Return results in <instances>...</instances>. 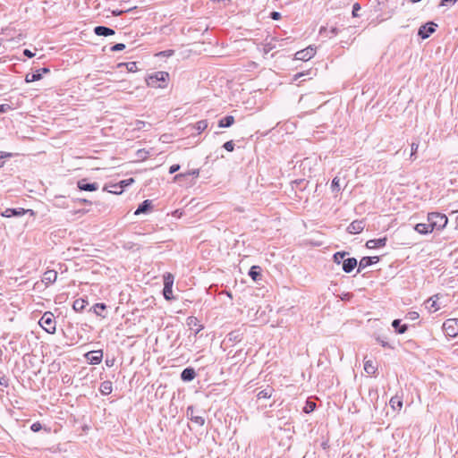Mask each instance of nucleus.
<instances>
[{
    "label": "nucleus",
    "mask_w": 458,
    "mask_h": 458,
    "mask_svg": "<svg viewBox=\"0 0 458 458\" xmlns=\"http://www.w3.org/2000/svg\"><path fill=\"white\" fill-rule=\"evenodd\" d=\"M427 304L428 305V308L429 310L434 309V311H436L439 309V307L437 306L436 301H434L432 298H430L427 301Z\"/></svg>",
    "instance_id": "nucleus-39"
},
{
    "label": "nucleus",
    "mask_w": 458,
    "mask_h": 458,
    "mask_svg": "<svg viewBox=\"0 0 458 458\" xmlns=\"http://www.w3.org/2000/svg\"><path fill=\"white\" fill-rule=\"evenodd\" d=\"M457 0H441L440 5L446 6L448 4H454Z\"/></svg>",
    "instance_id": "nucleus-51"
},
{
    "label": "nucleus",
    "mask_w": 458,
    "mask_h": 458,
    "mask_svg": "<svg viewBox=\"0 0 458 458\" xmlns=\"http://www.w3.org/2000/svg\"><path fill=\"white\" fill-rule=\"evenodd\" d=\"M315 408H316V403H313V402H309L308 401L306 403V405H305L303 411L306 413H310V412L313 411L315 410Z\"/></svg>",
    "instance_id": "nucleus-35"
},
{
    "label": "nucleus",
    "mask_w": 458,
    "mask_h": 458,
    "mask_svg": "<svg viewBox=\"0 0 458 458\" xmlns=\"http://www.w3.org/2000/svg\"><path fill=\"white\" fill-rule=\"evenodd\" d=\"M174 54V50H165V51H162L158 54V55H161V56H165V57H170L172 56Z\"/></svg>",
    "instance_id": "nucleus-45"
},
{
    "label": "nucleus",
    "mask_w": 458,
    "mask_h": 458,
    "mask_svg": "<svg viewBox=\"0 0 458 458\" xmlns=\"http://www.w3.org/2000/svg\"><path fill=\"white\" fill-rule=\"evenodd\" d=\"M125 65H126L127 70L131 72H134L138 69L137 63H135V62L127 63V64H125Z\"/></svg>",
    "instance_id": "nucleus-38"
},
{
    "label": "nucleus",
    "mask_w": 458,
    "mask_h": 458,
    "mask_svg": "<svg viewBox=\"0 0 458 458\" xmlns=\"http://www.w3.org/2000/svg\"><path fill=\"white\" fill-rule=\"evenodd\" d=\"M274 48V46L271 45V43H268L264 47V51L265 53H268L270 50H272Z\"/></svg>",
    "instance_id": "nucleus-54"
},
{
    "label": "nucleus",
    "mask_w": 458,
    "mask_h": 458,
    "mask_svg": "<svg viewBox=\"0 0 458 458\" xmlns=\"http://www.w3.org/2000/svg\"><path fill=\"white\" fill-rule=\"evenodd\" d=\"M428 222H429V226L433 231L442 230L447 225L448 218L444 214L432 212L428 215Z\"/></svg>",
    "instance_id": "nucleus-2"
},
{
    "label": "nucleus",
    "mask_w": 458,
    "mask_h": 458,
    "mask_svg": "<svg viewBox=\"0 0 458 458\" xmlns=\"http://www.w3.org/2000/svg\"><path fill=\"white\" fill-rule=\"evenodd\" d=\"M169 73L166 72H156L146 78V83L148 87L156 89H164L167 86Z\"/></svg>",
    "instance_id": "nucleus-1"
},
{
    "label": "nucleus",
    "mask_w": 458,
    "mask_h": 458,
    "mask_svg": "<svg viewBox=\"0 0 458 458\" xmlns=\"http://www.w3.org/2000/svg\"><path fill=\"white\" fill-rule=\"evenodd\" d=\"M57 279V272L55 270H47L44 273L42 282L46 284H53Z\"/></svg>",
    "instance_id": "nucleus-18"
},
{
    "label": "nucleus",
    "mask_w": 458,
    "mask_h": 458,
    "mask_svg": "<svg viewBox=\"0 0 458 458\" xmlns=\"http://www.w3.org/2000/svg\"><path fill=\"white\" fill-rule=\"evenodd\" d=\"M196 377V372L192 368H186L181 373V378L184 382L192 381Z\"/></svg>",
    "instance_id": "nucleus-16"
},
{
    "label": "nucleus",
    "mask_w": 458,
    "mask_h": 458,
    "mask_svg": "<svg viewBox=\"0 0 458 458\" xmlns=\"http://www.w3.org/2000/svg\"><path fill=\"white\" fill-rule=\"evenodd\" d=\"M172 288L171 287H164L163 289V295L165 297V300L167 301H170L173 299V296H172Z\"/></svg>",
    "instance_id": "nucleus-37"
},
{
    "label": "nucleus",
    "mask_w": 458,
    "mask_h": 458,
    "mask_svg": "<svg viewBox=\"0 0 458 458\" xmlns=\"http://www.w3.org/2000/svg\"><path fill=\"white\" fill-rule=\"evenodd\" d=\"M364 370L368 374H375L377 371V368L374 366V364L371 360H367L364 363Z\"/></svg>",
    "instance_id": "nucleus-30"
},
{
    "label": "nucleus",
    "mask_w": 458,
    "mask_h": 458,
    "mask_svg": "<svg viewBox=\"0 0 458 458\" xmlns=\"http://www.w3.org/2000/svg\"><path fill=\"white\" fill-rule=\"evenodd\" d=\"M249 276L254 280L258 281L261 278V268L259 266H252L249 271Z\"/></svg>",
    "instance_id": "nucleus-24"
},
{
    "label": "nucleus",
    "mask_w": 458,
    "mask_h": 458,
    "mask_svg": "<svg viewBox=\"0 0 458 458\" xmlns=\"http://www.w3.org/2000/svg\"><path fill=\"white\" fill-rule=\"evenodd\" d=\"M345 252H336L333 256L334 261L337 264H340L342 261L344 260V259L345 257Z\"/></svg>",
    "instance_id": "nucleus-34"
},
{
    "label": "nucleus",
    "mask_w": 458,
    "mask_h": 458,
    "mask_svg": "<svg viewBox=\"0 0 458 458\" xmlns=\"http://www.w3.org/2000/svg\"><path fill=\"white\" fill-rule=\"evenodd\" d=\"M104 190L107 191L110 193L121 194L123 191V185L116 183V184L111 185L110 189H107V187H105Z\"/></svg>",
    "instance_id": "nucleus-27"
},
{
    "label": "nucleus",
    "mask_w": 458,
    "mask_h": 458,
    "mask_svg": "<svg viewBox=\"0 0 458 458\" xmlns=\"http://www.w3.org/2000/svg\"><path fill=\"white\" fill-rule=\"evenodd\" d=\"M29 211H31V210L24 209L22 208H6L4 211H3L1 213V216H4V217L21 216L25 215Z\"/></svg>",
    "instance_id": "nucleus-10"
},
{
    "label": "nucleus",
    "mask_w": 458,
    "mask_h": 458,
    "mask_svg": "<svg viewBox=\"0 0 458 458\" xmlns=\"http://www.w3.org/2000/svg\"><path fill=\"white\" fill-rule=\"evenodd\" d=\"M340 179L338 177H335L332 180L331 188L333 191H340V184H339Z\"/></svg>",
    "instance_id": "nucleus-36"
},
{
    "label": "nucleus",
    "mask_w": 458,
    "mask_h": 458,
    "mask_svg": "<svg viewBox=\"0 0 458 458\" xmlns=\"http://www.w3.org/2000/svg\"><path fill=\"white\" fill-rule=\"evenodd\" d=\"M85 357L89 364L97 365L99 364L102 360L103 352L102 350L91 351L87 352Z\"/></svg>",
    "instance_id": "nucleus-8"
},
{
    "label": "nucleus",
    "mask_w": 458,
    "mask_h": 458,
    "mask_svg": "<svg viewBox=\"0 0 458 458\" xmlns=\"http://www.w3.org/2000/svg\"><path fill=\"white\" fill-rule=\"evenodd\" d=\"M332 32H333V33H335V32H336V30H335V29H333V30H332Z\"/></svg>",
    "instance_id": "nucleus-64"
},
{
    "label": "nucleus",
    "mask_w": 458,
    "mask_h": 458,
    "mask_svg": "<svg viewBox=\"0 0 458 458\" xmlns=\"http://www.w3.org/2000/svg\"><path fill=\"white\" fill-rule=\"evenodd\" d=\"M199 320L195 317H189L187 318V325L189 327H193L198 325Z\"/></svg>",
    "instance_id": "nucleus-42"
},
{
    "label": "nucleus",
    "mask_w": 458,
    "mask_h": 458,
    "mask_svg": "<svg viewBox=\"0 0 458 458\" xmlns=\"http://www.w3.org/2000/svg\"><path fill=\"white\" fill-rule=\"evenodd\" d=\"M78 201L80 203H84V204H89L90 203V201L86 199H79Z\"/></svg>",
    "instance_id": "nucleus-57"
},
{
    "label": "nucleus",
    "mask_w": 458,
    "mask_h": 458,
    "mask_svg": "<svg viewBox=\"0 0 458 458\" xmlns=\"http://www.w3.org/2000/svg\"><path fill=\"white\" fill-rule=\"evenodd\" d=\"M223 148L225 149H226L227 151L229 152H232L233 149H234V143L233 140H229V141H226L224 145H223Z\"/></svg>",
    "instance_id": "nucleus-40"
},
{
    "label": "nucleus",
    "mask_w": 458,
    "mask_h": 458,
    "mask_svg": "<svg viewBox=\"0 0 458 458\" xmlns=\"http://www.w3.org/2000/svg\"><path fill=\"white\" fill-rule=\"evenodd\" d=\"M112 390H113V386H112L111 381L106 380V381H104L101 383L99 391L101 392L102 394H104V395L110 394L112 393Z\"/></svg>",
    "instance_id": "nucleus-23"
},
{
    "label": "nucleus",
    "mask_w": 458,
    "mask_h": 458,
    "mask_svg": "<svg viewBox=\"0 0 458 458\" xmlns=\"http://www.w3.org/2000/svg\"><path fill=\"white\" fill-rule=\"evenodd\" d=\"M88 304V301L84 299H77L73 301L72 308L77 312H81L86 305Z\"/></svg>",
    "instance_id": "nucleus-25"
},
{
    "label": "nucleus",
    "mask_w": 458,
    "mask_h": 458,
    "mask_svg": "<svg viewBox=\"0 0 458 458\" xmlns=\"http://www.w3.org/2000/svg\"><path fill=\"white\" fill-rule=\"evenodd\" d=\"M274 392V389L270 386H267V388L259 391L257 394V397L259 399H266V398H270L272 394Z\"/></svg>",
    "instance_id": "nucleus-26"
},
{
    "label": "nucleus",
    "mask_w": 458,
    "mask_h": 458,
    "mask_svg": "<svg viewBox=\"0 0 458 458\" xmlns=\"http://www.w3.org/2000/svg\"><path fill=\"white\" fill-rule=\"evenodd\" d=\"M414 230L420 234H427V233L433 232V230L431 229V226H429V222H428V224H425V223L417 224L414 227Z\"/></svg>",
    "instance_id": "nucleus-19"
},
{
    "label": "nucleus",
    "mask_w": 458,
    "mask_h": 458,
    "mask_svg": "<svg viewBox=\"0 0 458 458\" xmlns=\"http://www.w3.org/2000/svg\"><path fill=\"white\" fill-rule=\"evenodd\" d=\"M360 10V5L359 3H355L353 5H352V16L353 17H358L359 14H358V12Z\"/></svg>",
    "instance_id": "nucleus-43"
},
{
    "label": "nucleus",
    "mask_w": 458,
    "mask_h": 458,
    "mask_svg": "<svg viewBox=\"0 0 458 458\" xmlns=\"http://www.w3.org/2000/svg\"><path fill=\"white\" fill-rule=\"evenodd\" d=\"M77 187L81 191H94L98 190L99 185L98 182H88L86 179H81L77 182Z\"/></svg>",
    "instance_id": "nucleus-9"
},
{
    "label": "nucleus",
    "mask_w": 458,
    "mask_h": 458,
    "mask_svg": "<svg viewBox=\"0 0 458 458\" xmlns=\"http://www.w3.org/2000/svg\"><path fill=\"white\" fill-rule=\"evenodd\" d=\"M93 311L98 316H102L101 311L105 310L106 309V305L105 303H96L93 307Z\"/></svg>",
    "instance_id": "nucleus-31"
},
{
    "label": "nucleus",
    "mask_w": 458,
    "mask_h": 458,
    "mask_svg": "<svg viewBox=\"0 0 458 458\" xmlns=\"http://www.w3.org/2000/svg\"><path fill=\"white\" fill-rule=\"evenodd\" d=\"M123 13V11H121V10H114V11H112L113 15H114V16H119Z\"/></svg>",
    "instance_id": "nucleus-56"
},
{
    "label": "nucleus",
    "mask_w": 458,
    "mask_h": 458,
    "mask_svg": "<svg viewBox=\"0 0 458 458\" xmlns=\"http://www.w3.org/2000/svg\"><path fill=\"white\" fill-rule=\"evenodd\" d=\"M389 403L394 410H400L403 407V402L398 396L392 397Z\"/></svg>",
    "instance_id": "nucleus-28"
},
{
    "label": "nucleus",
    "mask_w": 458,
    "mask_h": 458,
    "mask_svg": "<svg viewBox=\"0 0 458 458\" xmlns=\"http://www.w3.org/2000/svg\"><path fill=\"white\" fill-rule=\"evenodd\" d=\"M133 182V179L130 178L128 180H123L119 182V184L123 185V189Z\"/></svg>",
    "instance_id": "nucleus-48"
},
{
    "label": "nucleus",
    "mask_w": 458,
    "mask_h": 458,
    "mask_svg": "<svg viewBox=\"0 0 458 458\" xmlns=\"http://www.w3.org/2000/svg\"><path fill=\"white\" fill-rule=\"evenodd\" d=\"M357 264L355 258H348L343 261V270L345 273H351L357 267Z\"/></svg>",
    "instance_id": "nucleus-13"
},
{
    "label": "nucleus",
    "mask_w": 458,
    "mask_h": 458,
    "mask_svg": "<svg viewBox=\"0 0 458 458\" xmlns=\"http://www.w3.org/2000/svg\"><path fill=\"white\" fill-rule=\"evenodd\" d=\"M186 416L189 420L199 426H203L205 424V418L202 415H197L195 408L191 405L187 408Z\"/></svg>",
    "instance_id": "nucleus-7"
},
{
    "label": "nucleus",
    "mask_w": 458,
    "mask_h": 458,
    "mask_svg": "<svg viewBox=\"0 0 458 458\" xmlns=\"http://www.w3.org/2000/svg\"><path fill=\"white\" fill-rule=\"evenodd\" d=\"M418 148H419V144L418 143H415V142H412L411 144V155H410V158L411 160H415L417 158L416 157V152L418 150Z\"/></svg>",
    "instance_id": "nucleus-33"
},
{
    "label": "nucleus",
    "mask_w": 458,
    "mask_h": 458,
    "mask_svg": "<svg viewBox=\"0 0 458 458\" xmlns=\"http://www.w3.org/2000/svg\"><path fill=\"white\" fill-rule=\"evenodd\" d=\"M40 428H41V425L38 422L33 423L31 425V430L34 432H38Z\"/></svg>",
    "instance_id": "nucleus-52"
},
{
    "label": "nucleus",
    "mask_w": 458,
    "mask_h": 458,
    "mask_svg": "<svg viewBox=\"0 0 458 458\" xmlns=\"http://www.w3.org/2000/svg\"><path fill=\"white\" fill-rule=\"evenodd\" d=\"M163 279H164V287L173 288L174 276L171 273H165L163 276Z\"/></svg>",
    "instance_id": "nucleus-29"
},
{
    "label": "nucleus",
    "mask_w": 458,
    "mask_h": 458,
    "mask_svg": "<svg viewBox=\"0 0 458 458\" xmlns=\"http://www.w3.org/2000/svg\"><path fill=\"white\" fill-rule=\"evenodd\" d=\"M40 70H41V73H42V74H43V73H47V72H49V71H50V70H49L48 68H47V67H44V68H42V69H40Z\"/></svg>",
    "instance_id": "nucleus-59"
},
{
    "label": "nucleus",
    "mask_w": 458,
    "mask_h": 458,
    "mask_svg": "<svg viewBox=\"0 0 458 458\" xmlns=\"http://www.w3.org/2000/svg\"><path fill=\"white\" fill-rule=\"evenodd\" d=\"M11 157V154L0 151V167L4 165L3 159Z\"/></svg>",
    "instance_id": "nucleus-47"
},
{
    "label": "nucleus",
    "mask_w": 458,
    "mask_h": 458,
    "mask_svg": "<svg viewBox=\"0 0 458 458\" xmlns=\"http://www.w3.org/2000/svg\"><path fill=\"white\" fill-rule=\"evenodd\" d=\"M365 227L364 220H354L347 227V232L351 234L360 233Z\"/></svg>",
    "instance_id": "nucleus-11"
},
{
    "label": "nucleus",
    "mask_w": 458,
    "mask_h": 458,
    "mask_svg": "<svg viewBox=\"0 0 458 458\" xmlns=\"http://www.w3.org/2000/svg\"><path fill=\"white\" fill-rule=\"evenodd\" d=\"M203 327L199 326V328L196 330L195 335H197L200 330H202Z\"/></svg>",
    "instance_id": "nucleus-61"
},
{
    "label": "nucleus",
    "mask_w": 458,
    "mask_h": 458,
    "mask_svg": "<svg viewBox=\"0 0 458 458\" xmlns=\"http://www.w3.org/2000/svg\"><path fill=\"white\" fill-rule=\"evenodd\" d=\"M234 123V117L233 115H227L218 122V126L220 128H228L232 126Z\"/></svg>",
    "instance_id": "nucleus-21"
},
{
    "label": "nucleus",
    "mask_w": 458,
    "mask_h": 458,
    "mask_svg": "<svg viewBox=\"0 0 458 458\" xmlns=\"http://www.w3.org/2000/svg\"><path fill=\"white\" fill-rule=\"evenodd\" d=\"M316 54V48L312 46L306 47L305 49L300 50L295 53V59L301 61H309Z\"/></svg>",
    "instance_id": "nucleus-6"
},
{
    "label": "nucleus",
    "mask_w": 458,
    "mask_h": 458,
    "mask_svg": "<svg viewBox=\"0 0 458 458\" xmlns=\"http://www.w3.org/2000/svg\"><path fill=\"white\" fill-rule=\"evenodd\" d=\"M41 79H42L41 70H37L36 72H31V73H28L25 76V81L28 82V83L33 82V81H39Z\"/></svg>",
    "instance_id": "nucleus-20"
},
{
    "label": "nucleus",
    "mask_w": 458,
    "mask_h": 458,
    "mask_svg": "<svg viewBox=\"0 0 458 458\" xmlns=\"http://www.w3.org/2000/svg\"><path fill=\"white\" fill-rule=\"evenodd\" d=\"M125 48V45L123 43H117L111 47V51L117 52L122 51Z\"/></svg>",
    "instance_id": "nucleus-41"
},
{
    "label": "nucleus",
    "mask_w": 458,
    "mask_h": 458,
    "mask_svg": "<svg viewBox=\"0 0 458 458\" xmlns=\"http://www.w3.org/2000/svg\"><path fill=\"white\" fill-rule=\"evenodd\" d=\"M208 127V121L207 120H200L196 123L195 129L200 133L201 131H205Z\"/></svg>",
    "instance_id": "nucleus-32"
},
{
    "label": "nucleus",
    "mask_w": 458,
    "mask_h": 458,
    "mask_svg": "<svg viewBox=\"0 0 458 458\" xmlns=\"http://www.w3.org/2000/svg\"><path fill=\"white\" fill-rule=\"evenodd\" d=\"M152 208V200L146 199L142 201L138 208L135 210L134 215L146 214Z\"/></svg>",
    "instance_id": "nucleus-14"
},
{
    "label": "nucleus",
    "mask_w": 458,
    "mask_h": 458,
    "mask_svg": "<svg viewBox=\"0 0 458 458\" xmlns=\"http://www.w3.org/2000/svg\"><path fill=\"white\" fill-rule=\"evenodd\" d=\"M38 324L48 334L55 332V321L53 313L47 311L43 314Z\"/></svg>",
    "instance_id": "nucleus-3"
},
{
    "label": "nucleus",
    "mask_w": 458,
    "mask_h": 458,
    "mask_svg": "<svg viewBox=\"0 0 458 458\" xmlns=\"http://www.w3.org/2000/svg\"><path fill=\"white\" fill-rule=\"evenodd\" d=\"M23 55L29 58H31L35 55L34 53H32L30 49H24L23 50Z\"/></svg>",
    "instance_id": "nucleus-53"
},
{
    "label": "nucleus",
    "mask_w": 458,
    "mask_h": 458,
    "mask_svg": "<svg viewBox=\"0 0 458 458\" xmlns=\"http://www.w3.org/2000/svg\"><path fill=\"white\" fill-rule=\"evenodd\" d=\"M377 340V342H378L382 346H384V347L389 346L388 343H387V342H386V341H384V340H382L381 338H379V337H378Z\"/></svg>",
    "instance_id": "nucleus-55"
},
{
    "label": "nucleus",
    "mask_w": 458,
    "mask_h": 458,
    "mask_svg": "<svg viewBox=\"0 0 458 458\" xmlns=\"http://www.w3.org/2000/svg\"><path fill=\"white\" fill-rule=\"evenodd\" d=\"M443 330L445 334L450 337H454L458 335V319L449 318L443 323Z\"/></svg>",
    "instance_id": "nucleus-4"
},
{
    "label": "nucleus",
    "mask_w": 458,
    "mask_h": 458,
    "mask_svg": "<svg viewBox=\"0 0 458 458\" xmlns=\"http://www.w3.org/2000/svg\"><path fill=\"white\" fill-rule=\"evenodd\" d=\"M184 176H185V174H176V175L174 176V181H177V180H179V178H181V177H184Z\"/></svg>",
    "instance_id": "nucleus-58"
},
{
    "label": "nucleus",
    "mask_w": 458,
    "mask_h": 458,
    "mask_svg": "<svg viewBox=\"0 0 458 458\" xmlns=\"http://www.w3.org/2000/svg\"><path fill=\"white\" fill-rule=\"evenodd\" d=\"M180 169V165H173L170 166L169 168V173L172 174H174L176 173L178 170Z\"/></svg>",
    "instance_id": "nucleus-50"
},
{
    "label": "nucleus",
    "mask_w": 458,
    "mask_h": 458,
    "mask_svg": "<svg viewBox=\"0 0 458 458\" xmlns=\"http://www.w3.org/2000/svg\"><path fill=\"white\" fill-rule=\"evenodd\" d=\"M13 108L8 105V104H2L0 105V113H6L10 110H13Z\"/></svg>",
    "instance_id": "nucleus-44"
},
{
    "label": "nucleus",
    "mask_w": 458,
    "mask_h": 458,
    "mask_svg": "<svg viewBox=\"0 0 458 458\" xmlns=\"http://www.w3.org/2000/svg\"><path fill=\"white\" fill-rule=\"evenodd\" d=\"M386 237L369 240L366 242V247L369 249H374L377 247H384L386 243Z\"/></svg>",
    "instance_id": "nucleus-17"
},
{
    "label": "nucleus",
    "mask_w": 458,
    "mask_h": 458,
    "mask_svg": "<svg viewBox=\"0 0 458 458\" xmlns=\"http://www.w3.org/2000/svg\"><path fill=\"white\" fill-rule=\"evenodd\" d=\"M437 25L433 21H428L426 24L420 26L418 31V35L423 38H428L432 33L436 31Z\"/></svg>",
    "instance_id": "nucleus-5"
},
{
    "label": "nucleus",
    "mask_w": 458,
    "mask_h": 458,
    "mask_svg": "<svg viewBox=\"0 0 458 458\" xmlns=\"http://www.w3.org/2000/svg\"><path fill=\"white\" fill-rule=\"evenodd\" d=\"M392 327L394 328V330L398 334H404L407 331V329H408L407 325H405V324L402 325L401 324V319H394V320H393Z\"/></svg>",
    "instance_id": "nucleus-22"
},
{
    "label": "nucleus",
    "mask_w": 458,
    "mask_h": 458,
    "mask_svg": "<svg viewBox=\"0 0 458 458\" xmlns=\"http://www.w3.org/2000/svg\"><path fill=\"white\" fill-rule=\"evenodd\" d=\"M94 32L97 36L108 37L114 35L115 32L113 29L106 26H97L94 28Z\"/></svg>",
    "instance_id": "nucleus-15"
},
{
    "label": "nucleus",
    "mask_w": 458,
    "mask_h": 458,
    "mask_svg": "<svg viewBox=\"0 0 458 458\" xmlns=\"http://www.w3.org/2000/svg\"><path fill=\"white\" fill-rule=\"evenodd\" d=\"M302 75H303L302 73H298L295 75V79H298V78L301 77Z\"/></svg>",
    "instance_id": "nucleus-63"
},
{
    "label": "nucleus",
    "mask_w": 458,
    "mask_h": 458,
    "mask_svg": "<svg viewBox=\"0 0 458 458\" xmlns=\"http://www.w3.org/2000/svg\"><path fill=\"white\" fill-rule=\"evenodd\" d=\"M420 1H421V0H410V2H411V3H413V4H415V3H419V2H420Z\"/></svg>",
    "instance_id": "nucleus-62"
},
{
    "label": "nucleus",
    "mask_w": 458,
    "mask_h": 458,
    "mask_svg": "<svg viewBox=\"0 0 458 458\" xmlns=\"http://www.w3.org/2000/svg\"><path fill=\"white\" fill-rule=\"evenodd\" d=\"M379 260V258L375 256V257H363L360 260V263H359V268H358V272H360L361 269L374 264V263H377V261Z\"/></svg>",
    "instance_id": "nucleus-12"
},
{
    "label": "nucleus",
    "mask_w": 458,
    "mask_h": 458,
    "mask_svg": "<svg viewBox=\"0 0 458 458\" xmlns=\"http://www.w3.org/2000/svg\"><path fill=\"white\" fill-rule=\"evenodd\" d=\"M189 174H192V175H199V170H192L191 173H189Z\"/></svg>",
    "instance_id": "nucleus-60"
},
{
    "label": "nucleus",
    "mask_w": 458,
    "mask_h": 458,
    "mask_svg": "<svg viewBox=\"0 0 458 458\" xmlns=\"http://www.w3.org/2000/svg\"><path fill=\"white\" fill-rule=\"evenodd\" d=\"M270 18L272 20L277 21V20H279L281 18V13H278V12H272L270 13Z\"/></svg>",
    "instance_id": "nucleus-49"
},
{
    "label": "nucleus",
    "mask_w": 458,
    "mask_h": 458,
    "mask_svg": "<svg viewBox=\"0 0 458 458\" xmlns=\"http://www.w3.org/2000/svg\"><path fill=\"white\" fill-rule=\"evenodd\" d=\"M407 318L411 320H415L419 318V313L416 311H411L407 314Z\"/></svg>",
    "instance_id": "nucleus-46"
}]
</instances>
